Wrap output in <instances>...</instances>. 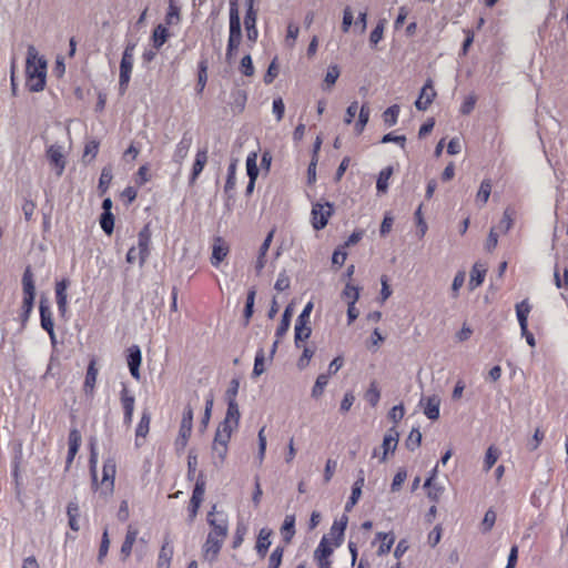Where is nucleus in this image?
Masks as SVG:
<instances>
[{"mask_svg":"<svg viewBox=\"0 0 568 568\" xmlns=\"http://www.w3.org/2000/svg\"><path fill=\"white\" fill-rule=\"evenodd\" d=\"M264 361H265L264 351L262 348H260L256 352L255 359H254L253 376H260L261 374L264 373V369H265Z\"/></svg>","mask_w":568,"mask_h":568,"instance_id":"obj_57","label":"nucleus"},{"mask_svg":"<svg viewBox=\"0 0 568 568\" xmlns=\"http://www.w3.org/2000/svg\"><path fill=\"white\" fill-rule=\"evenodd\" d=\"M101 229L105 234L111 235L114 229V216L112 212H103L100 216Z\"/></svg>","mask_w":568,"mask_h":568,"instance_id":"obj_46","label":"nucleus"},{"mask_svg":"<svg viewBox=\"0 0 568 568\" xmlns=\"http://www.w3.org/2000/svg\"><path fill=\"white\" fill-rule=\"evenodd\" d=\"M214 464H222L227 454V445L214 444L212 446Z\"/></svg>","mask_w":568,"mask_h":568,"instance_id":"obj_58","label":"nucleus"},{"mask_svg":"<svg viewBox=\"0 0 568 568\" xmlns=\"http://www.w3.org/2000/svg\"><path fill=\"white\" fill-rule=\"evenodd\" d=\"M284 555V547L276 546L268 557L267 568H280Z\"/></svg>","mask_w":568,"mask_h":568,"instance_id":"obj_44","label":"nucleus"},{"mask_svg":"<svg viewBox=\"0 0 568 568\" xmlns=\"http://www.w3.org/2000/svg\"><path fill=\"white\" fill-rule=\"evenodd\" d=\"M333 214V205L328 202L315 203L312 207V225L315 230H322L326 226L329 216Z\"/></svg>","mask_w":568,"mask_h":568,"instance_id":"obj_5","label":"nucleus"},{"mask_svg":"<svg viewBox=\"0 0 568 568\" xmlns=\"http://www.w3.org/2000/svg\"><path fill=\"white\" fill-rule=\"evenodd\" d=\"M205 493V479L203 474H200V476L196 479L192 497H191V504H194L195 507H200L201 503L203 501Z\"/></svg>","mask_w":568,"mask_h":568,"instance_id":"obj_32","label":"nucleus"},{"mask_svg":"<svg viewBox=\"0 0 568 568\" xmlns=\"http://www.w3.org/2000/svg\"><path fill=\"white\" fill-rule=\"evenodd\" d=\"M328 374H320L312 388V397L318 398L323 395L324 389L328 383Z\"/></svg>","mask_w":568,"mask_h":568,"instance_id":"obj_42","label":"nucleus"},{"mask_svg":"<svg viewBox=\"0 0 568 568\" xmlns=\"http://www.w3.org/2000/svg\"><path fill=\"white\" fill-rule=\"evenodd\" d=\"M193 425V410L190 406L185 407L180 425L179 437L176 445L184 448L192 433Z\"/></svg>","mask_w":568,"mask_h":568,"instance_id":"obj_7","label":"nucleus"},{"mask_svg":"<svg viewBox=\"0 0 568 568\" xmlns=\"http://www.w3.org/2000/svg\"><path fill=\"white\" fill-rule=\"evenodd\" d=\"M371 110L367 104H363L361 106L359 113H358V121L355 125L358 133H361L365 125L367 124L369 120Z\"/></svg>","mask_w":568,"mask_h":568,"instance_id":"obj_51","label":"nucleus"},{"mask_svg":"<svg viewBox=\"0 0 568 568\" xmlns=\"http://www.w3.org/2000/svg\"><path fill=\"white\" fill-rule=\"evenodd\" d=\"M45 156L54 169L57 176H61L67 165L64 146L57 143L48 145Z\"/></svg>","mask_w":568,"mask_h":568,"instance_id":"obj_4","label":"nucleus"},{"mask_svg":"<svg viewBox=\"0 0 568 568\" xmlns=\"http://www.w3.org/2000/svg\"><path fill=\"white\" fill-rule=\"evenodd\" d=\"M385 20H381L375 29L371 32L369 43L372 45H376L382 39L384 34Z\"/></svg>","mask_w":568,"mask_h":568,"instance_id":"obj_59","label":"nucleus"},{"mask_svg":"<svg viewBox=\"0 0 568 568\" xmlns=\"http://www.w3.org/2000/svg\"><path fill=\"white\" fill-rule=\"evenodd\" d=\"M150 244H151V230L149 225L143 226V229L138 234V247L139 251V261L140 265H143L149 257L150 254Z\"/></svg>","mask_w":568,"mask_h":568,"instance_id":"obj_8","label":"nucleus"},{"mask_svg":"<svg viewBox=\"0 0 568 568\" xmlns=\"http://www.w3.org/2000/svg\"><path fill=\"white\" fill-rule=\"evenodd\" d=\"M381 398V393L376 382H372L369 388L365 393V399L375 407Z\"/></svg>","mask_w":568,"mask_h":568,"instance_id":"obj_49","label":"nucleus"},{"mask_svg":"<svg viewBox=\"0 0 568 568\" xmlns=\"http://www.w3.org/2000/svg\"><path fill=\"white\" fill-rule=\"evenodd\" d=\"M257 154L255 152L248 153L246 158V173L248 179L256 181L258 176V168H257Z\"/></svg>","mask_w":568,"mask_h":568,"instance_id":"obj_40","label":"nucleus"},{"mask_svg":"<svg viewBox=\"0 0 568 568\" xmlns=\"http://www.w3.org/2000/svg\"><path fill=\"white\" fill-rule=\"evenodd\" d=\"M41 327L48 332L52 344H55V334L53 329L52 313L45 301H41L39 305Z\"/></svg>","mask_w":568,"mask_h":568,"instance_id":"obj_9","label":"nucleus"},{"mask_svg":"<svg viewBox=\"0 0 568 568\" xmlns=\"http://www.w3.org/2000/svg\"><path fill=\"white\" fill-rule=\"evenodd\" d=\"M435 95L436 92L433 88L432 81L428 80L422 88L419 97L415 102V106L420 111L427 110L429 104L433 102Z\"/></svg>","mask_w":568,"mask_h":568,"instance_id":"obj_13","label":"nucleus"},{"mask_svg":"<svg viewBox=\"0 0 568 568\" xmlns=\"http://www.w3.org/2000/svg\"><path fill=\"white\" fill-rule=\"evenodd\" d=\"M98 368L95 367V359H91L87 369L83 389L85 394H92L97 382Z\"/></svg>","mask_w":568,"mask_h":568,"instance_id":"obj_31","label":"nucleus"},{"mask_svg":"<svg viewBox=\"0 0 568 568\" xmlns=\"http://www.w3.org/2000/svg\"><path fill=\"white\" fill-rule=\"evenodd\" d=\"M256 11L246 12L244 17V27L248 41L255 42L258 37V30L256 28Z\"/></svg>","mask_w":568,"mask_h":568,"instance_id":"obj_25","label":"nucleus"},{"mask_svg":"<svg viewBox=\"0 0 568 568\" xmlns=\"http://www.w3.org/2000/svg\"><path fill=\"white\" fill-rule=\"evenodd\" d=\"M168 37H169L168 29L162 24L156 26L155 29L153 30V34H152V41H153L154 48L160 49L166 42Z\"/></svg>","mask_w":568,"mask_h":568,"instance_id":"obj_38","label":"nucleus"},{"mask_svg":"<svg viewBox=\"0 0 568 568\" xmlns=\"http://www.w3.org/2000/svg\"><path fill=\"white\" fill-rule=\"evenodd\" d=\"M109 547H110V539H109L108 530L105 529L102 535V540H101L99 554H98V560L100 562H102L104 557L108 555Z\"/></svg>","mask_w":568,"mask_h":568,"instance_id":"obj_62","label":"nucleus"},{"mask_svg":"<svg viewBox=\"0 0 568 568\" xmlns=\"http://www.w3.org/2000/svg\"><path fill=\"white\" fill-rule=\"evenodd\" d=\"M235 428L226 425V424H220L217 429H216V433H215V437H214V444H222V445H227L230 438H231V435H232V432L234 430Z\"/></svg>","mask_w":568,"mask_h":568,"instance_id":"obj_35","label":"nucleus"},{"mask_svg":"<svg viewBox=\"0 0 568 568\" xmlns=\"http://www.w3.org/2000/svg\"><path fill=\"white\" fill-rule=\"evenodd\" d=\"M246 531H247L246 526H244L242 524L237 525V527L235 529V534H234L233 544H232V547L234 549L239 548L242 545L244 537L246 535Z\"/></svg>","mask_w":568,"mask_h":568,"instance_id":"obj_63","label":"nucleus"},{"mask_svg":"<svg viewBox=\"0 0 568 568\" xmlns=\"http://www.w3.org/2000/svg\"><path fill=\"white\" fill-rule=\"evenodd\" d=\"M236 165H237V161L236 160H233L229 168H227V178H226V182H225V185H224V191L225 193H230L231 191H233L235 189V184H236Z\"/></svg>","mask_w":568,"mask_h":568,"instance_id":"obj_41","label":"nucleus"},{"mask_svg":"<svg viewBox=\"0 0 568 568\" xmlns=\"http://www.w3.org/2000/svg\"><path fill=\"white\" fill-rule=\"evenodd\" d=\"M420 405L424 408V414L432 420L439 417L440 399L437 396H430L420 399Z\"/></svg>","mask_w":568,"mask_h":568,"instance_id":"obj_19","label":"nucleus"},{"mask_svg":"<svg viewBox=\"0 0 568 568\" xmlns=\"http://www.w3.org/2000/svg\"><path fill=\"white\" fill-rule=\"evenodd\" d=\"M135 47V42H128L122 54L119 75V90L121 94H124V92L126 91L131 79V73L134 63Z\"/></svg>","mask_w":568,"mask_h":568,"instance_id":"obj_2","label":"nucleus"},{"mask_svg":"<svg viewBox=\"0 0 568 568\" xmlns=\"http://www.w3.org/2000/svg\"><path fill=\"white\" fill-rule=\"evenodd\" d=\"M207 162V150L202 149L199 150L195 154V160L192 166V172L190 175V184L193 185L199 178V175L202 173L205 164Z\"/></svg>","mask_w":568,"mask_h":568,"instance_id":"obj_18","label":"nucleus"},{"mask_svg":"<svg viewBox=\"0 0 568 568\" xmlns=\"http://www.w3.org/2000/svg\"><path fill=\"white\" fill-rule=\"evenodd\" d=\"M69 286V281L63 278L55 284V298H57V305L58 311L61 315H64L67 311L68 305V296H67V290Z\"/></svg>","mask_w":568,"mask_h":568,"instance_id":"obj_17","label":"nucleus"},{"mask_svg":"<svg viewBox=\"0 0 568 568\" xmlns=\"http://www.w3.org/2000/svg\"><path fill=\"white\" fill-rule=\"evenodd\" d=\"M422 443V433L418 428H413L405 442L407 449L415 450Z\"/></svg>","mask_w":568,"mask_h":568,"instance_id":"obj_47","label":"nucleus"},{"mask_svg":"<svg viewBox=\"0 0 568 568\" xmlns=\"http://www.w3.org/2000/svg\"><path fill=\"white\" fill-rule=\"evenodd\" d=\"M225 540L213 537V536H206V539L204 544L202 545V557L205 561L213 564L216 561L219 554L223 547Z\"/></svg>","mask_w":568,"mask_h":568,"instance_id":"obj_6","label":"nucleus"},{"mask_svg":"<svg viewBox=\"0 0 568 568\" xmlns=\"http://www.w3.org/2000/svg\"><path fill=\"white\" fill-rule=\"evenodd\" d=\"M300 33V28L295 23H288L287 26V34H286V44L288 47H293L295 43V40L297 39Z\"/></svg>","mask_w":568,"mask_h":568,"instance_id":"obj_64","label":"nucleus"},{"mask_svg":"<svg viewBox=\"0 0 568 568\" xmlns=\"http://www.w3.org/2000/svg\"><path fill=\"white\" fill-rule=\"evenodd\" d=\"M398 114H399V105H397V104L390 105L383 113L384 122L388 126L395 125L397 122V119H398Z\"/></svg>","mask_w":568,"mask_h":568,"instance_id":"obj_45","label":"nucleus"},{"mask_svg":"<svg viewBox=\"0 0 568 568\" xmlns=\"http://www.w3.org/2000/svg\"><path fill=\"white\" fill-rule=\"evenodd\" d=\"M393 174V168L392 166H386L385 169H383L379 174H378V178H377V181H376V189L378 192H386L387 189H388V180L389 178L392 176Z\"/></svg>","mask_w":568,"mask_h":568,"instance_id":"obj_39","label":"nucleus"},{"mask_svg":"<svg viewBox=\"0 0 568 568\" xmlns=\"http://www.w3.org/2000/svg\"><path fill=\"white\" fill-rule=\"evenodd\" d=\"M499 457V450L495 448L494 446H490L486 453L485 462H484V469L488 471L497 462Z\"/></svg>","mask_w":568,"mask_h":568,"instance_id":"obj_55","label":"nucleus"},{"mask_svg":"<svg viewBox=\"0 0 568 568\" xmlns=\"http://www.w3.org/2000/svg\"><path fill=\"white\" fill-rule=\"evenodd\" d=\"M112 178V170L110 168H103L99 179V189L102 192H105L109 189Z\"/></svg>","mask_w":568,"mask_h":568,"instance_id":"obj_56","label":"nucleus"},{"mask_svg":"<svg viewBox=\"0 0 568 568\" xmlns=\"http://www.w3.org/2000/svg\"><path fill=\"white\" fill-rule=\"evenodd\" d=\"M114 476H115V463L113 459H108L103 465V477H102V486L105 487V494H109L113 490L114 485Z\"/></svg>","mask_w":568,"mask_h":568,"instance_id":"obj_20","label":"nucleus"},{"mask_svg":"<svg viewBox=\"0 0 568 568\" xmlns=\"http://www.w3.org/2000/svg\"><path fill=\"white\" fill-rule=\"evenodd\" d=\"M486 273H487V265L485 263H481V262L475 263V265L473 266V268L470 271L469 288L475 290L476 287L481 285L485 280Z\"/></svg>","mask_w":568,"mask_h":568,"instance_id":"obj_21","label":"nucleus"},{"mask_svg":"<svg viewBox=\"0 0 568 568\" xmlns=\"http://www.w3.org/2000/svg\"><path fill=\"white\" fill-rule=\"evenodd\" d=\"M271 535H272V531L267 528H262L258 532L256 545H255V550L261 558L265 557V555L271 546V540H270Z\"/></svg>","mask_w":568,"mask_h":568,"instance_id":"obj_29","label":"nucleus"},{"mask_svg":"<svg viewBox=\"0 0 568 568\" xmlns=\"http://www.w3.org/2000/svg\"><path fill=\"white\" fill-rule=\"evenodd\" d=\"M180 20V10L174 4V2L171 0L169 4V11L165 17V21L168 24H174L178 23Z\"/></svg>","mask_w":568,"mask_h":568,"instance_id":"obj_60","label":"nucleus"},{"mask_svg":"<svg viewBox=\"0 0 568 568\" xmlns=\"http://www.w3.org/2000/svg\"><path fill=\"white\" fill-rule=\"evenodd\" d=\"M173 546L170 540H165L158 556L156 568H170L173 557Z\"/></svg>","mask_w":568,"mask_h":568,"instance_id":"obj_27","label":"nucleus"},{"mask_svg":"<svg viewBox=\"0 0 568 568\" xmlns=\"http://www.w3.org/2000/svg\"><path fill=\"white\" fill-rule=\"evenodd\" d=\"M399 434L395 428H390L383 439V456L384 462L388 453H394L398 444Z\"/></svg>","mask_w":568,"mask_h":568,"instance_id":"obj_23","label":"nucleus"},{"mask_svg":"<svg viewBox=\"0 0 568 568\" xmlns=\"http://www.w3.org/2000/svg\"><path fill=\"white\" fill-rule=\"evenodd\" d=\"M530 312V305L527 301H521L516 305V315L520 326V331L526 332V326H528V315Z\"/></svg>","mask_w":568,"mask_h":568,"instance_id":"obj_33","label":"nucleus"},{"mask_svg":"<svg viewBox=\"0 0 568 568\" xmlns=\"http://www.w3.org/2000/svg\"><path fill=\"white\" fill-rule=\"evenodd\" d=\"M294 331H295V345H296V347H301V343L306 341L310 337L312 329L308 326V323L302 322L300 324V322L296 321Z\"/></svg>","mask_w":568,"mask_h":568,"instance_id":"obj_34","label":"nucleus"},{"mask_svg":"<svg viewBox=\"0 0 568 568\" xmlns=\"http://www.w3.org/2000/svg\"><path fill=\"white\" fill-rule=\"evenodd\" d=\"M339 77V69L337 65H331L327 69L324 83L329 88L335 84Z\"/></svg>","mask_w":568,"mask_h":568,"instance_id":"obj_61","label":"nucleus"},{"mask_svg":"<svg viewBox=\"0 0 568 568\" xmlns=\"http://www.w3.org/2000/svg\"><path fill=\"white\" fill-rule=\"evenodd\" d=\"M240 420L239 405L234 398L227 400L226 415L222 424H226L233 428H237Z\"/></svg>","mask_w":568,"mask_h":568,"instance_id":"obj_24","label":"nucleus"},{"mask_svg":"<svg viewBox=\"0 0 568 568\" xmlns=\"http://www.w3.org/2000/svg\"><path fill=\"white\" fill-rule=\"evenodd\" d=\"M491 185L488 181H483L480 184V187L477 192L476 201L478 204L483 205L485 204L490 195Z\"/></svg>","mask_w":568,"mask_h":568,"instance_id":"obj_52","label":"nucleus"},{"mask_svg":"<svg viewBox=\"0 0 568 568\" xmlns=\"http://www.w3.org/2000/svg\"><path fill=\"white\" fill-rule=\"evenodd\" d=\"M343 297L346 300L347 304L348 303L356 304V302L359 298L358 288L349 283L346 284V286L343 291Z\"/></svg>","mask_w":568,"mask_h":568,"instance_id":"obj_54","label":"nucleus"},{"mask_svg":"<svg viewBox=\"0 0 568 568\" xmlns=\"http://www.w3.org/2000/svg\"><path fill=\"white\" fill-rule=\"evenodd\" d=\"M27 85L32 92H40L45 85L47 61L39 55L34 45L30 44L26 62Z\"/></svg>","mask_w":568,"mask_h":568,"instance_id":"obj_1","label":"nucleus"},{"mask_svg":"<svg viewBox=\"0 0 568 568\" xmlns=\"http://www.w3.org/2000/svg\"><path fill=\"white\" fill-rule=\"evenodd\" d=\"M206 521L210 526L209 536L217 537L223 540L229 535V516L224 511L216 510V505L207 513Z\"/></svg>","mask_w":568,"mask_h":568,"instance_id":"obj_3","label":"nucleus"},{"mask_svg":"<svg viewBox=\"0 0 568 568\" xmlns=\"http://www.w3.org/2000/svg\"><path fill=\"white\" fill-rule=\"evenodd\" d=\"M128 367L133 378L140 379V365L142 362V353L138 345H132L128 349Z\"/></svg>","mask_w":568,"mask_h":568,"instance_id":"obj_10","label":"nucleus"},{"mask_svg":"<svg viewBox=\"0 0 568 568\" xmlns=\"http://www.w3.org/2000/svg\"><path fill=\"white\" fill-rule=\"evenodd\" d=\"M134 403H135L134 396L131 395L129 393V390L124 387L121 390V404H122L123 413H124L123 423L128 427L132 423L133 412H134Z\"/></svg>","mask_w":568,"mask_h":568,"instance_id":"obj_12","label":"nucleus"},{"mask_svg":"<svg viewBox=\"0 0 568 568\" xmlns=\"http://www.w3.org/2000/svg\"><path fill=\"white\" fill-rule=\"evenodd\" d=\"M229 253V246L221 237H216L214 240V244L212 247V257L211 263L213 266H219V264L226 257Z\"/></svg>","mask_w":568,"mask_h":568,"instance_id":"obj_22","label":"nucleus"},{"mask_svg":"<svg viewBox=\"0 0 568 568\" xmlns=\"http://www.w3.org/2000/svg\"><path fill=\"white\" fill-rule=\"evenodd\" d=\"M229 38L242 40V26L239 9L235 1L230 3V30Z\"/></svg>","mask_w":568,"mask_h":568,"instance_id":"obj_11","label":"nucleus"},{"mask_svg":"<svg viewBox=\"0 0 568 568\" xmlns=\"http://www.w3.org/2000/svg\"><path fill=\"white\" fill-rule=\"evenodd\" d=\"M193 143L192 135L189 132H185L180 140V142L176 144L174 154H173V161L178 164H181L184 159L187 156V153L190 151V148Z\"/></svg>","mask_w":568,"mask_h":568,"instance_id":"obj_14","label":"nucleus"},{"mask_svg":"<svg viewBox=\"0 0 568 568\" xmlns=\"http://www.w3.org/2000/svg\"><path fill=\"white\" fill-rule=\"evenodd\" d=\"M241 41L240 39H233V38H229L227 40V47H226V52H225V59H226V62L229 63H232L235 55H236V52H237V49L241 44Z\"/></svg>","mask_w":568,"mask_h":568,"instance_id":"obj_50","label":"nucleus"},{"mask_svg":"<svg viewBox=\"0 0 568 568\" xmlns=\"http://www.w3.org/2000/svg\"><path fill=\"white\" fill-rule=\"evenodd\" d=\"M333 554V548L328 542V539L326 536H324L317 548L314 551V558L315 559H329V556Z\"/></svg>","mask_w":568,"mask_h":568,"instance_id":"obj_37","label":"nucleus"},{"mask_svg":"<svg viewBox=\"0 0 568 568\" xmlns=\"http://www.w3.org/2000/svg\"><path fill=\"white\" fill-rule=\"evenodd\" d=\"M67 516H68L69 527L73 531H79V529H80V524H79L80 507L75 499L69 501V504L67 506Z\"/></svg>","mask_w":568,"mask_h":568,"instance_id":"obj_30","label":"nucleus"},{"mask_svg":"<svg viewBox=\"0 0 568 568\" xmlns=\"http://www.w3.org/2000/svg\"><path fill=\"white\" fill-rule=\"evenodd\" d=\"M292 313H293V310H292L291 305H288L285 308V311L282 315V321L276 328L275 335L277 338L284 336L287 333L290 325H291Z\"/></svg>","mask_w":568,"mask_h":568,"instance_id":"obj_36","label":"nucleus"},{"mask_svg":"<svg viewBox=\"0 0 568 568\" xmlns=\"http://www.w3.org/2000/svg\"><path fill=\"white\" fill-rule=\"evenodd\" d=\"M22 290H23V300L34 301L36 286H34L33 274H32L30 267H27L23 273Z\"/></svg>","mask_w":568,"mask_h":568,"instance_id":"obj_26","label":"nucleus"},{"mask_svg":"<svg viewBox=\"0 0 568 568\" xmlns=\"http://www.w3.org/2000/svg\"><path fill=\"white\" fill-rule=\"evenodd\" d=\"M294 525H295V518L294 516H286L285 517V520H284V524L282 526V534L284 536V540L285 542H290L295 530H294Z\"/></svg>","mask_w":568,"mask_h":568,"instance_id":"obj_48","label":"nucleus"},{"mask_svg":"<svg viewBox=\"0 0 568 568\" xmlns=\"http://www.w3.org/2000/svg\"><path fill=\"white\" fill-rule=\"evenodd\" d=\"M149 428H150V416L148 413H143L142 417L138 424L136 430H135L136 439L139 437H145L146 434L149 433Z\"/></svg>","mask_w":568,"mask_h":568,"instance_id":"obj_53","label":"nucleus"},{"mask_svg":"<svg viewBox=\"0 0 568 568\" xmlns=\"http://www.w3.org/2000/svg\"><path fill=\"white\" fill-rule=\"evenodd\" d=\"M81 433L77 428H72L69 433V450H68V457H67V469L72 464L75 455L79 452V448L81 446Z\"/></svg>","mask_w":568,"mask_h":568,"instance_id":"obj_16","label":"nucleus"},{"mask_svg":"<svg viewBox=\"0 0 568 568\" xmlns=\"http://www.w3.org/2000/svg\"><path fill=\"white\" fill-rule=\"evenodd\" d=\"M377 538L382 539L383 542L381 544L378 548V555H384L390 551L392 546L395 541V537L392 534L387 532H378Z\"/></svg>","mask_w":568,"mask_h":568,"instance_id":"obj_43","label":"nucleus"},{"mask_svg":"<svg viewBox=\"0 0 568 568\" xmlns=\"http://www.w3.org/2000/svg\"><path fill=\"white\" fill-rule=\"evenodd\" d=\"M347 516H342L339 520H335L331 527V536L334 538V546L339 547L343 542L344 531L347 526Z\"/></svg>","mask_w":568,"mask_h":568,"instance_id":"obj_28","label":"nucleus"},{"mask_svg":"<svg viewBox=\"0 0 568 568\" xmlns=\"http://www.w3.org/2000/svg\"><path fill=\"white\" fill-rule=\"evenodd\" d=\"M138 534H139V530L134 526L129 525L124 541H123V544L121 546V550H120L121 559L123 561H125L131 556L132 548L136 540Z\"/></svg>","mask_w":568,"mask_h":568,"instance_id":"obj_15","label":"nucleus"}]
</instances>
